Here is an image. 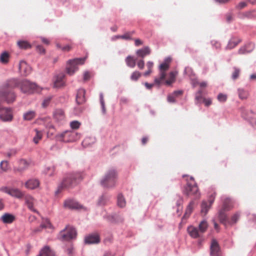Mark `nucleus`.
I'll return each mask as SVG.
<instances>
[{
    "mask_svg": "<svg viewBox=\"0 0 256 256\" xmlns=\"http://www.w3.org/2000/svg\"><path fill=\"white\" fill-rule=\"evenodd\" d=\"M1 220L6 224L12 223L14 220V217L9 214H5L1 216Z\"/></svg>",
    "mask_w": 256,
    "mask_h": 256,
    "instance_id": "31",
    "label": "nucleus"
},
{
    "mask_svg": "<svg viewBox=\"0 0 256 256\" xmlns=\"http://www.w3.org/2000/svg\"><path fill=\"white\" fill-rule=\"evenodd\" d=\"M90 74L89 72H86L84 73V81L88 80L90 78Z\"/></svg>",
    "mask_w": 256,
    "mask_h": 256,
    "instance_id": "59",
    "label": "nucleus"
},
{
    "mask_svg": "<svg viewBox=\"0 0 256 256\" xmlns=\"http://www.w3.org/2000/svg\"><path fill=\"white\" fill-rule=\"evenodd\" d=\"M108 198L105 196H102L100 198L98 202V204L100 206H104L106 204L108 201Z\"/></svg>",
    "mask_w": 256,
    "mask_h": 256,
    "instance_id": "48",
    "label": "nucleus"
},
{
    "mask_svg": "<svg viewBox=\"0 0 256 256\" xmlns=\"http://www.w3.org/2000/svg\"><path fill=\"white\" fill-rule=\"evenodd\" d=\"M25 203L27 207L31 211L38 213V212L34 208V204L36 200L30 195H26L24 197Z\"/></svg>",
    "mask_w": 256,
    "mask_h": 256,
    "instance_id": "14",
    "label": "nucleus"
},
{
    "mask_svg": "<svg viewBox=\"0 0 256 256\" xmlns=\"http://www.w3.org/2000/svg\"><path fill=\"white\" fill-rule=\"evenodd\" d=\"M141 73L138 71H134L130 76V80L132 81H136L141 76Z\"/></svg>",
    "mask_w": 256,
    "mask_h": 256,
    "instance_id": "46",
    "label": "nucleus"
},
{
    "mask_svg": "<svg viewBox=\"0 0 256 256\" xmlns=\"http://www.w3.org/2000/svg\"><path fill=\"white\" fill-rule=\"evenodd\" d=\"M10 59V54L7 52H2L0 55V62L4 64H7Z\"/></svg>",
    "mask_w": 256,
    "mask_h": 256,
    "instance_id": "34",
    "label": "nucleus"
},
{
    "mask_svg": "<svg viewBox=\"0 0 256 256\" xmlns=\"http://www.w3.org/2000/svg\"><path fill=\"white\" fill-rule=\"evenodd\" d=\"M210 255V256H222L220 246L215 239H212L211 242Z\"/></svg>",
    "mask_w": 256,
    "mask_h": 256,
    "instance_id": "11",
    "label": "nucleus"
},
{
    "mask_svg": "<svg viewBox=\"0 0 256 256\" xmlns=\"http://www.w3.org/2000/svg\"><path fill=\"white\" fill-rule=\"evenodd\" d=\"M117 204L120 208H124L126 205V202L124 196L120 194L117 198Z\"/></svg>",
    "mask_w": 256,
    "mask_h": 256,
    "instance_id": "35",
    "label": "nucleus"
},
{
    "mask_svg": "<svg viewBox=\"0 0 256 256\" xmlns=\"http://www.w3.org/2000/svg\"><path fill=\"white\" fill-rule=\"evenodd\" d=\"M55 172V168L54 166L46 167L44 170V172L49 176H52Z\"/></svg>",
    "mask_w": 256,
    "mask_h": 256,
    "instance_id": "45",
    "label": "nucleus"
},
{
    "mask_svg": "<svg viewBox=\"0 0 256 256\" xmlns=\"http://www.w3.org/2000/svg\"><path fill=\"white\" fill-rule=\"evenodd\" d=\"M233 207L232 201L229 198H226L224 200L222 210L225 211H228L232 208Z\"/></svg>",
    "mask_w": 256,
    "mask_h": 256,
    "instance_id": "32",
    "label": "nucleus"
},
{
    "mask_svg": "<svg viewBox=\"0 0 256 256\" xmlns=\"http://www.w3.org/2000/svg\"><path fill=\"white\" fill-rule=\"evenodd\" d=\"M226 212L220 209L218 212V218L220 222L223 224L226 227L228 226V218L226 214Z\"/></svg>",
    "mask_w": 256,
    "mask_h": 256,
    "instance_id": "18",
    "label": "nucleus"
},
{
    "mask_svg": "<svg viewBox=\"0 0 256 256\" xmlns=\"http://www.w3.org/2000/svg\"><path fill=\"white\" fill-rule=\"evenodd\" d=\"M35 132H36V134L34 138V142L35 144H37L39 140L42 139V134L41 131H39L36 129L35 130Z\"/></svg>",
    "mask_w": 256,
    "mask_h": 256,
    "instance_id": "44",
    "label": "nucleus"
},
{
    "mask_svg": "<svg viewBox=\"0 0 256 256\" xmlns=\"http://www.w3.org/2000/svg\"><path fill=\"white\" fill-rule=\"evenodd\" d=\"M82 178V174L80 172L68 174L63 178L61 184L58 187V190L64 188H71L76 186Z\"/></svg>",
    "mask_w": 256,
    "mask_h": 256,
    "instance_id": "2",
    "label": "nucleus"
},
{
    "mask_svg": "<svg viewBox=\"0 0 256 256\" xmlns=\"http://www.w3.org/2000/svg\"><path fill=\"white\" fill-rule=\"evenodd\" d=\"M171 60L172 59L170 58H168L164 60L163 63L160 64L159 66V76L158 78H154V82L156 84L160 86L162 82L164 80L166 76V72L170 68V64Z\"/></svg>",
    "mask_w": 256,
    "mask_h": 256,
    "instance_id": "6",
    "label": "nucleus"
},
{
    "mask_svg": "<svg viewBox=\"0 0 256 256\" xmlns=\"http://www.w3.org/2000/svg\"><path fill=\"white\" fill-rule=\"evenodd\" d=\"M203 102L205 104L206 106H210L212 103V100L210 98H204Z\"/></svg>",
    "mask_w": 256,
    "mask_h": 256,
    "instance_id": "57",
    "label": "nucleus"
},
{
    "mask_svg": "<svg viewBox=\"0 0 256 256\" xmlns=\"http://www.w3.org/2000/svg\"><path fill=\"white\" fill-rule=\"evenodd\" d=\"M52 226L51 224L50 221L48 219L43 220L42 224L40 226V227L38 228L34 229V232H37L41 231L42 228H50Z\"/></svg>",
    "mask_w": 256,
    "mask_h": 256,
    "instance_id": "30",
    "label": "nucleus"
},
{
    "mask_svg": "<svg viewBox=\"0 0 256 256\" xmlns=\"http://www.w3.org/2000/svg\"><path fill=\"white\" fill-rule=\"evenodd\" d=\"M187 230L190 236L194 238H196L200 236L201 234L198 229L194 226H188Z\"/></svg>",
    "mask_w": 256,
    "mask_h": 256,
    "instance_id": "20",
    "label": "nucleus"
},
{
    "mask_svg": "<svg viewBox=\"0 0 256 256\" xmlns=\"http://www.w3.org/2000/svg\"><path fill=\"white\" fill-rule=\"evenodd\" d=\"M38 256H54V254L50 247L46 246L41 250Z\"/></svg>",
    "mask_w": 256,
    "mask_h": 256,
    "instance_id": "28",
    "label": "nucleus"
},
{
    "mask_svg": "<svg viewBox=\"0 0 256 256\" xmlns=\"http://www.w3.org/2000/svg\"><path fill=\"white\" fill-rule=\"evenodd\" d=\"M52 98V96H48L45 98L42 103V106L44 108L46 107L49 104Z\"/></svg>",
    "mask_w": 256,
    "mask_h": 256,
    "instance_id": "51",
    "label": "nucleus"
},
{
    "mask_svg": "<svg viewBox=\"0 0 256 256\" xmlns=\"http://www.w3.org/2000/svg\"><path fill=\"white\" fill-rule=\"evenodd\" d=\"M226 20L228 22H230L232 20V16L231 14H228L226 16Z\"/></svg>",
    "mask_w": 256,
    "mask_h": 256,
    "instance_id": "63",
    "label": "nucleus"
},
{
    "mask_svg": "<svg viewBox=\"0 0 256 256\" xmlns=\"http://www.w3.org/2000/svg\"><path fill=\"white\" fill-rule=\"evenodd\" d=\"M146 66L148 68V70L144 74V76H150L152 72V68L154 66V63L151 61H148L147 62Z\"/></svg>",
    "mask_w": 256,
    "mask_h": 256,
    "instance_id": "42",
    "label": "nucleus"
},
{
    "mask_svg": "<svg viewBox=\"0 0 256 256\" xmlns=\"http://www.w3.org/2000/svg\"><path fill=\"white\" fill-rule=\"evenodd\" d=\"M30 165V162L26 160L22 159L18 162V166L14 168L16 172H22L27 169Z\"/></svg>",
    "mask_w": 256,
    "mask_h": 256,
    "instance_id": "22",
    "label": "nucleus"
},
{
    "mask_svg": "<svg viewBox=\"0 0 256 256\" xmlns=\"http://www.w3.org/2000/svg\"><path fill=\"white\" fill-rule=\"evenodd\" d=\"M76 236V232L74 228L68 226L59 234V238L62 240H70L74 238Z\"/></svg>",
    "mask_w": 256,
    "mask_h": 256,
    "instance_id": "7",
    "label": "nucleus"
},
{
    "mask_svg": "<svg viewBox=\"0 0 256 256\" xmlns=\"http://www.w3.org/2000/svg\"><path fill=\"white\" fill-rule=\"evenodd\" d=\"M20 89L22 92L32 94L40 92L41 88L35 83L26 80L20 81Z\"/></svg>",
    "mask_w": 256,
    "mask_h": 256,
    "instance_id": "5",
    "label": "nucleus"
},
{
    "mask_svg": "<svg viewBox=\"0 0 256 256\" xmlns=\"http://www.w3.org/2000/svg\"><path fill=\"white\" fill-rule=\"evenodd\" d=\"M208 227V224L205 220H203L200 222L198 226V230L200 234L204 233L207 230Z\"/></svg>",
    "mask_w": 256,
    "mask_h": 256,
    "instance_id": "38",
    "label": "nucleus"
},
{
    "mask_svg": "<svg viewBox=\"0 0 256 256\" xmlns=\"http://www.w3.org/2000/svg\"><path fill=\"white\" fill-rule=\"evenodd\" d=\"M86 58H77L72 60H70L68 66L66 68L67 73L70 75L73 74L78 69L77 65L84 64Z\"/></svg>",
    "mask_w": 256,
    "mask_h": 256,
    "instance_id": "8",
    "label": "nucleus"
},
{
    "mask_svg": "<svg viewBox=\"0 0 256 256\" xmlns=\"http://www.w3.org/2000/svg\"><path fill=\"white\" fill-rule=\"evenodd\" d=\"M137 66L140 70H143L144 66V62L143 60H140L137 63Z\"/></svg>",
    "mask_w": 256,
    "mask_h": 256,
    "instance_id": "56",
    "label": "nucleus"
},
{
    "mask_svg": "<svg viewBox=\"0 0 256 256\" xmlns=\"http://www.w3.org/2000/svg\"><path fill=\"white\" fill-rule=\"evenodd\" d=\"M19 70L22 75L26 76L30 73L31 68L24 61L22 60L19 64Z\"/></svg>",
    "mask_w": 256,
    "mask_h": 256,
    "instance_id": "15",
    "label": "nucleus"
},
{
    "mask_svg": "<svg viewBox=\"0 0 256 256\" xmlns=\"http://www.w3.org/2000/svg\"><path fill=\"white\" fill-rule=\"evenodd\" d=\"M227 96L222 94H220L218 96V100L220 102H224L226 100Z\"/></svg>",
    "mask_w": 256,
    "mask_h": 256,
    "instance_id": "52",
    "label": "nucleus"
},
{
    "mask_svg": "<svg viewBox=\"0 0 256 256\" xmlns=\"http://www.w3.org/2000/svg\"><path fill=\"white\" fill-rule=\"evenodd\" d=\"M254 48V44L252 43H249L244 46L241 47L238 50L240 54H244L250 52Z\"/></svg>",
    "mask_w": 256,
    "mask_h": 256,
    "instance_id": "19",
    "label": "nucleus"
},
{
    "mask_svg": "<svg viewBox=\"0 0 256 256\" xmlns=\"http://www.w3.org/2000/svg\"><path fill=\"white\" fill-rule=\"evenodd\" d=\"M241 42V40L237 37H232V38L226 46V50H231L235 48L240 42Z\"/></svg>",
    "mask_w": 256,
    "mask_h": 256,
    "instance_id": "23",
    "label": "nucleus"
},
{
    "mask_svg": "<svg viewBox=\"0 0 256 256\" xmlns=\"http://www.w3.org/2000/svg\"><path fill=\"white\" fill-rule=\"evenodd\" d=\"M84 242L86 244H96L100 242V238L97 233L90 234L85 236Z\"/></svg>",
    "mask_w": 256,
    "mask_h": 256,
    "instance_id": "13",
    "label": "nucleus"
},
{
    "mask_svg": "<svg viewBox=\"0 0 256 256\" xmlns=\"http://www.w3.org/2000/svg\"><path fill=\"white\" fill-rule=\"evenodd\" d=\"M20 88V81L16 78L7 80L0 87V100L6 101L8 103L12 102L15 100L16 95L12 89Z\"/></svg>",
    "mask_w": 256,
    "mask_h": 256,
    "instance_id": "1",
    "label": "nucleus"
},
{
    "mask_svg": "<svg viewBox=\"0 0 256 256\" xmlns=\"http://www.w3.org/2000/svg\"><path fill=\"white\" fill-rule=\"evenodd\" d=\"M247 4L246 2H240L236 6V8L239 9H242L245 6H246Z\"/></svg>",
    "mask_w": 256,
    "mask_h": 256,
    "instance_id": "60",
    "label": "nucleus"
},
{
    "mask_svg": "<svg viewBox=\"0 0 256 256\" xmlns=\"http://www.w3.org/2000/svg\"><path fill=\"white\" fill-rule=\"evenodd\" d=\"M80 123L78 121L74 120L70 122V126L72 129L76 130L80 128Z\"/></svg>",
    "mask_w": 256,
    "mask_h": 256,
    "instance_id": "50",
    "label": "nucleus"
},
{
    "mask_svg": "<svg viewBox=\"0 0 256 256\" xmlns=\"http://www.w3.org/2000/svg\"><path fill=\"white\" fill-rule=\"evenodd\" d=\"M0 119L2 121H11L12 118L11 110L9 108H4L2 106L0 110Z\"/></svg>",
    "mask_w": 256,
    "mask_h": 256,
    "instance_id": "12",
    "label": "nucleus"
},
{
    "mask_svg": "<svg viewBox=\"0 0 256 256\" xmlns=\"http://www.w3.org/2000/svg\"><path fill=\"white\" fill-rule=\"evenodd\" d=\"M0 168L3 172L8 171L10 168L8 162L6 160L2 161L0 164Z\"/></svg>",
    "mask_w": 256,
    "mask_h": 256,
    "instance_id": "47",
    "label": "nucleus"
},
{
    "mask_svg": "<svg viewBox=\"0 0 256 256\" xmlns=\"http://www.w3.org/2000/svg\"><path fill=\"white\" fill-rule=\"evenodd\" d=\"M240 214L238 213H236L234 214L231 218L230 220H228V225H232L234 224H236L237 221L240 218Z\"/></svg>",
    "mask_w": 256,
    "mask_h": 256,
    "instance_id": "41",
    "label": "nucleus"
},
{
    "mask_svg": "<svg viewBox=\"0 0 256 256\" xmlns=\"http://www.w3.org/2000/svg\"><path fill=\"white\" fill-rule=\"evenodd\" d=\"M132 34L133 32H127L124 35L120 36V38L122 39L130 40L131 38Z\"/></svg>",
    "mask_w": 256,
    "mask_h": 256,
    "instance_id": "53",
    "label": "nucleus"
},
{
    "mask_svg": "<svg viewBox=\"0 0 256 256\" xmlns=\"http://www.w3.org/2000/svg\"><path fill=\"white\" fill-rule=\"evenodd\" d=\"M194 202L193 200L191 201L189 203L188 205L187 206L186 208L184 214L182 217V220L186 219L190 216L194 210Z\"/></svg>",
    "mask_w": 256,
    "mask_h": 256,
    "instance_id": "29",
    "label": "nucleus"
},
{
    "mask_svg": "<svg viewBox=\"0 0 256 256\" xmlns=\"http://www.w3.org/2000/svg\"><path fill=\"white\" fill-rule=\"evenodd\" d=\"M64 206L70 209H78L80 208V206L76 201L72 200H68L64 202Z\"/></svg>",
    "mask_w": 256,
    "mask_h": 256,
    "instance_id": "25",
    "label": "nucleus"
},
{
    "mask_svg": "<svg viewBox=\"0 0 256 256\" xmlns=\"http://www.w3.org/2000/svg\"><path fill=\"white\" fill-rule=\"evenodd\" d=\"M233 70L234 72L232 73V80H236L240 76V70L236 67H234Z\"/></svg>",
    "mask_w": 256,
    "mask_h": 256,
    "instance_id": "43",
    "label": "nucleus"
},
{
    "mask_svg": "<svg viewBox=\"0 0 256 256\" xmlns=\"http://www.w3.org/2000/svg\"><path fill=\"white\" fill-rule=\"evenodd\" d=\"M18 45L22 49L26 50L31 48L30 44L26 40H20L18 42Z\"/></svg>",
    "mask_w": 256,
    "mask_h": 256,
    "instance_id": "37",
    "label": "nucleus"
},
{
    "mask_svg": "<svg viewBox=\"0 0 256 256\" xmlns=\"http://www.w3.org/2000/svg\"><path fill=\"white\" fill-rule=\"evenodd\" d=\"M85 94L86 91L84 89L81 88L78 90L76 96V102L78 104H82L85 102Z\"/></svg>",
    "mask_w": 256,
    "mask_h": 256,
    "instance_id": "17",
    "label": "nucleus"
},
{
    "mask_svg": "<svg viewBox=\"0 0 256 256\" xmlns=\"http://www.w3.org/2000/svg\"><path fill=\"white\" fill-rule=\"evenodd\" d=\"M10 188H8L6 186L2 187V188H0V191H2L5 193H6L8 194H10Z\"/></svg>",
    "mask_w": 256,
    "mask_h": 256,
    "instance_id": "58",
    "label": "nucleus"
},
{
    "mask_svg": "<svg viewBox=\"0 0 256 256\" xmlns=\"http://www.w3.org/2000/svg\"><path fill=\"white\" fill-rule=\"evenodd\" d=\"M185 176L187 178L186 179L187 184L184 190V194L188 196H194L196 198H199L198 188L194 178L190 176L188 178V176H183V178Z\"/></svg>",
    "mask_w": 256,
    "mask_h": 256,
    "instance_id": "4",
    "label": "nucleus"
},
{
    "mask_svg": "<svg viewBox=\"0 0 256 256\" xmlns=\"http://www.w3.org/2000/svg\"><path fill=\"white\" fill-rule=\"evenodd\" d=\"M65 76L64 74L61 73L58 74L54 81V87L56 88H60L65 86L64 81Z\"/></svg>",
    "mask_w": 256,
    "mask_h": 256,
    "instance_id": "16",
    "label": "nucleus"
},
{
    "mask_svg": "<svg viewBox=\"0 0 256 256\" xmlns=\"http://www.w3.org/2000/svg\"><path fill=\"white\" fill-rule=\"evenodd\" d=\"M126 65L130 68H134L136 66V60L130 56L126 57Z\"/></svg>",
    "mask_w": 256,
    "mask_h": 256,
    "instance_id": "36",
    "label": "nucleus"
},
{
    "mask_svg": "<svg viewBox=\"0 0 256 256\" xmlns=\"http://www.w3.org/2000/svg\"><path fill=\"white\" fill-rule=\"evenodd\" d=\"M40 39H41L42 42L44 44L46 45H48L50 44V40L48 38L42 37V38H40Z\"/></svg>",
    "mask_w": 256,
    "mask_h": 256,
    "instance_id": "64",
    "label": "nucleus"
},
{
    "mask_svg": "<svg viewBox=\"0 0 256 256\" xmlns=\"http://www.w3.org/2000/svg\"><path fill=\"white\" fill-rule=\"evenodd\" d=\"M54 118L58 122L62 121L65 118L64 111L62 109H56L54 112Z\"/></svg>",
    "mask_w": 256,
    "mask_h": 256,
    "instance_id": "26",
    "label": "nucleus"
},
{
    "mask_svg": "<svg viewBox=\"0 0 256 256\" xmlns=\"http://www.w3.org/2000/svg\"><path fill=\"white\" fill-rule=\"evenodd\" d=\"M10 195L20 198L24 196V193L18 188H10Z\"/></svg>",
    "mask_w": 256,
    "mask_h": 256,
    "instance_id": "33",
    "label": "nucleus"
},
{
    "mask_svg": "<svg viewBox=\"0 0 256 256\" xmlns=\"http://www.w3.org/2000/svg\"><path fill=\"white\" fill-rule=\"evenodd\" d=\"M36 116L34 111H29L24 114V118L25 120H30L33 119Z\"/></svg>",
    "mask_w": 256,
    "mask_h": 256,
    "instance_id": "40",
    "label": "nucleus"
},
{
    "mask_svg": "<svg viewBox=\"0 0 256 256\" xmlns=\"http://www.w3.org/2000/svg\"><path fill=\"white\" fill-rule=\"evenodd\" d=\"M176 97L173 94H170L168 96V101L170 102H175Z\"/></svg>",
    "mask_w": 256,
    "mask_h": 256,
    "instance_id": "55",
    "label": "nucleus"
},
{
    "mask_svg": "<svg viewBox=\"0 0 256 256\" xmlns=\"http://www.w3.org/2000/svg\"><path fill=\"white\" fill-rule=\"evenodd\" d=\"M118 177L116 170L110 168L107 170L103 178L101 180L102 185L106 188H112L115 186Z\"/></svg>",
    "mask_w": 256,
    "mask_h": 256,
    "instance_id": "3",
    "label": "nucleus"
},
{
    "mask_svg": "<svg viewBox=\"0 0 256 256\" xmlns=\"http://www.w3.org/2000/svg\"><path fill=\"white\" fill-rule=\"evenodd\" d=\"M40 185V182L37 179H30L25 183L26 188L34 190L37 188Z\"/></svg>",
    "mask_w": 256,
    "mask_h": 256,
    "instance_id": "21",
    "label": "nucleus"
},
{
    "mask_svg": "<svg viewBox=\"0 0 256 256\" xmlns=\"http://www.w3.org/2000/svg\"><path fill=\"white\" fill-rule=\"evenodd\" d=\"M74 132L66 130L58 134L56 138L58 141L68 142L74 140Z\"/></svg>",
    "mask_w": 256,
    "mask_h": 256,
    "instance_id": "10",
    "label": "nucleus"
},
{
    "mask_svg": "<svg viewBox=\"0 0 256 256\" xmlns=\"http://www.w3.org/2000/svg\"><path fill=\"white\" fill-rule=\"evenodd\" d=\"M90 138H86L82 142V144L84 146H88L89 144V142L90 140Z\"/></svg>",
    "mask_w": 256,
    "mask_h": 256,
    "instance_id": "61",
    "label": "nucleus"
},
{
    "mask_svg": "<svg viewBox=\"0 0 256 256\" xmlns=\"http://www.w3.org/2000/svg\"><path fill=\"white\" fill-rule=\"evenodd\" d=\"M36 50L40 54H44L46 52V50L44 48V47L42 46L38 45L36 46Z\"/></svg>",
    "mask_w": 256,
    "mask_h": 256,
    "instance_id": "54",
    "label": "nucleus"
},
{
    "mask_svg": "<svg viewBox=\"0 0 256 256\" xmlns=\"http://www.w3.org/2000/svg\"><path fill=\"white\" fill-rule=\"evenodd\" d=\"M238 94L240 98L242 100L246 99L248 96V92L242 88L238 89Z\"/></svg>",
    "mask_w": 256,
    "mask_h": 256,
    "instance_id": "39",
    "label": "nucleus"
},
{
    "mask_svg": "<svg viewBox=\"0 0 256 256\" xmlns=\"http://www.w3.org/2000/svg\"><path fill=\"white\" fill-rule=\"evenodd\" d=\"M216 196V192L212 191L208 194V202L206 200L202 202L201 204V212L204 214V215H206L207 214Z\"/></svg>",
    "mask_w": 256,
    "mask_h": 256,
    "instance_id": "9",
    "label": "nucleus"
},
{
    "mask_svg": "<svg viewBox=\"0 0 256 256\" xmlns=\"http://www.w3.org/2000/svg\"><path fill=\"white\" fill-rule=\"evenodd\" d=\"M178 75L177 71H172L168 75V79L165 81L166 85L170 86L175 82L176 77Z\"/></svg>",
    "mask_w": 256,
    "mask_h": 256,
    "instance_id": "27",
    "label": "nucleus"
},
{
    "mask_svg": "<svg viewBox=\"0 0 256 256\" xmlns=\"http://www.w3.org/2000/svg\"><path fill=\"white\" fill-rule=\"evenodd\" d=\"M54 128L53 126H50L49 128V130L48 132V136H52L54 132Z\"/></svg>",
    "mask_w": 256,
    "mask_h": 256,
    "instance_id": "62",
    "label": "nucleus"
},
{
    "mask_svg": "<svg viewBox=\"0 0 256 256\" xmlns=\"http://www.w3.org/2000/svg\"><path fill=\"white\" fill-rule=\"evenodd\" d=\"M151 50L150 48L146 46L144 48L139 49L136 50V54L138 56L142 58H144L146 56L150 54Z\"/></svg>",
    "mask_w": 256,
    "mask_h": 256,
    "instance_id": "24",
    "label": "nucleus"
},
{
    "mask_svg": "<svg viewBox=\"0 0 256 256\" xmlns=\"http://www.w3.org/2000/svg\"><path fill=\"white\" fill-rule=\"evenodd\" d=\"M56 46L58 48L61 49L63 52H69L72 48V47L70 45H66L64 46H62L59 44H56Z\"/></svg>",
    "mask_w": 256,
    "mask_h": 256,
    "instance_id": "49",
    "label": "nucleus"
}]
</instances>
